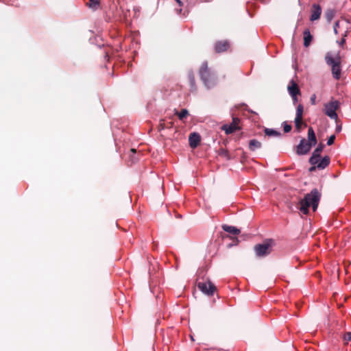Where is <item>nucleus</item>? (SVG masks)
Listing matches in <instances>:
<instances>
[{"mask_svg":"<svg viewBox=\"0 0 351 351\" xmlns=\"http://www.w3.org/2000/svg\"><path fill=\"white\" fill-rule=\"evenodd\" d=\"M131 152H133V153H135V152H136V151H135V149H131Z\"/></svg>","mask_w":351,"mask_h":351,"instance_id":"36","label":"nucleus"},{"mask_svg":"<svg viewBox=\"0 0 351 351\" xmlns=\"http://www.w3.org/2000/svg\"><path fill=\"white\" fill-rule=\"evenodd\" d=\"M199 75L202 81L203 82L204 86L206 88H210L215 85V75L210 73V70L208 68L207 62H204L202 63L201 68L199 69Z\"/></svg>","mask_w":351,"mask_h":351,"instance_id":"3","label":"nucleus"},{"mask_svg":"<svg viewBox=\"0 0 351 351\" xmlns=\"http://www.w3.org/2000/svg\"><path fill=\"white\" fill-rule=\"evenodd\" d=\"M319 160H320V157L319 156L314 155V154H312V156H311V158L309 159V162L312 165H316L317 166L318 165V163L319 162Z\"/></svg>","mask_w":351,"mask_h":351,"instance_id":"20","label":"nucleus"},{"mask_svg":"<svg viewBox=\"0 0 351 351\" xmlns=\"http://www.w3.org/2000/svg\"><path fill=\"white\" fill-rule=\"evenodd\" d=\"M292 97V99H293V101L295 103H296L298 101V97H297V95L295 96H291Z\"/></svg>","mask_w":351,"mask_h":351,"instance_id":"33","label":"nucleus"},{"mask_svg":"<svg viewBox=\"0 0 351 351\" xmlns=\"http://www.w3.org/2000/svg\"><path fill=\"white\" fill-rule=\"evenodd\" d=\"M288 90L291 96H295L300 93L298 86L293 80H291L290 84L288 86Z\"/></svg>","mask_w":351,"mask_h":351,"instance_id":"12","label":"nucleus"},{"mask_svg":"<svg viewBox=\"0 0 351 351\" xmlns=\"http://www.w3.org/2000/svg\"><path fill=\"white\" fill-rule=\"evenodd\" d=\"M265 133L269 136H279L280 135V133L278 131L269 128H266L265 130Z\"/></svg>","mask_w":351,"mask_h":351,"instance_id":"18","label":"nucleus"},{"mask_svg":"<svg viewBox=\"0 0 351 351\" xmlns=\"http://www.w3.org/2000/svg\"><path fill=\"white\" fill-rule=\"evenodd\" d=\"M310 100H311V104L315 105L316 104V95L315 94L311 95Z\"/></svg>","mask_w":351,"mask_h":351,"instance_id":"31","label":"nucleus"},{"mask_svg":"<svg viewBox=\"0 0 351 351\" xmlns=\"http://www.w3.org/2000/svg\"><path fill=\"white\" fill-rule=\"evenodd\" d=\"M222 229L225 232H229L234 235H237L241 232L240 230L238 229L237 228H236L234 226H228V225H223Z\"/></svg>","mask_w":351,"mask_h":351,"instance_id":"15","label":"nucleus"},{"mask_svg":"<svg viewBox=\"0 0 351 351\" xmlns=\"http://www.w3.org/2000/svg\"><path fill=\"white\" fill-rule=\"evenodd\" d=\"M261 143L256 139H252L249 143V148L252 151H254L256 149L260 148Z\"/></svg>","mask_w":351,"mask_h":351,"instance_id":"17","label":"nucleus"},{"mask_svg":"<svg viewBox=\"0 0 351 351\" xmlns=\"http://www.w3.org/2000/svg\"><path fill=\"white\" fill-rule=\"evenodd\" d=\"M88 5L90 8L93 9H96L97 7L99 5V1L98 0H89Z\"/></svg>","mask_w":351,"mask_h":351,"instance_id":"26","label":"nucleus"},{"mask_svg":"<svg viewBox=\"0 0 351 351\" xmlns=\"http://www.w3.org/2000/svg\"><path fill=\"white\" fill-rule=\"evenodd\" d=\"M322 14V8L318 4H313L312 7V12L310 16L311 21H316L319 19Z\"/></svg>","mask_w":351,"mask_h":351,"instance_id":"9","label":"nucleus"},{"mask_svg":"<svg viewBox=\"0 0 351 351\" xmlns=\"http://www.w3.org/2000/svg\"><path fill=\"white\" fill-rule=\"evenodd\" d=\"M308 142L311 143L313 145H315L317 144L315 133L311 127L308 130Z\"/></svg>","mask_w":351,"mask_h":351,"instance_id":"14","label":"nucleus"},{"mask_svg":"<svg viewBox=\"0 0 351 351\" xmlns=\"http://www.w3.org/2000/svg\"><path fill=\"white\" fill-rule=\"evenodd\" d=\"M197 287L202 293L208 295H213L215 291V285L209 280L198 282Z\"/></svg>","mask_w":351,"mask_h":351,"instance_id":"6","label":"nucleus"},{"mask_svg":"<svg viewBox=\"0 0 351 351\" xmlns=\"http://www.w3.org/2000/svg\"><path fill=\"white\" fill-rule=\"evenodd\" d=\"M304 108L302 104H299L296 109L295 117L302 118Z\"/></svg>","mask_w":351,"mask_h":351,"instance_id":"22","label":"nucleus"},{"mask_svg":"<svg viewBox=\"0 0 351 351\" xmlns=\"http://www.w3.org/2000/svg\"><path fill=\"white\" fill-rule=\"evenodd\" d=\"M229 46L230 45L228 41H219L216 43L215 49L217 52L221 53L226 51L228 49Z\"/></svg>","mask_w":351,"mask_h":351,"instance_id":"11","label":"nucleus"},{"mask_svg":"<svg viewBox=\"0 0 351 351\" xmlns=\"http://www.w3.org/2000/svg\"><path fill=\"white\" fill-rule=\"evenodd\" d=\"M325 62L327 65L330 66L332 77L335 80H339L341 73V57L339 53H338L335 56H333L332 52H327L325 56Z\"/></svg>","mask_w":351,"mask_h":351,"instance_id":"2","label":"nucleus"},{"mask_svg":"<svg viewBox=\"0 0 351 351\" xmlns=\"http://www.w3.org/2000/svg\"><path fill=\"white\" fill-rule=\"evenodd\" d=\"M340 103L337 100H331L324 104V112L331 119L337 120L338 115L336 110L339 108Z\"/></svg>","mask_w":351,"mask_h":351,"instance_id":"4","label":"nucleus"},{"mask_svg":"<svg viewBox=\"0 0 351 351\" xmlns=\"http://www.w3.org/2000/svg\"><path fill=\"white\" fill-rule=\"evenodd\" d=\"M351 341V332H346L343 336V341L345 343H348V341Z\"/></svg>","mask_w":351,"mask_h":351,"instance_id":"27","label":"nucleus"},{"mask_svg":"<svg viewBox=\"0 0 351 351\" xmlns=\"http://www.w3.org/2000/svg\"><path fill=\"white\" fill-rule=\"evenodd\" d=\"M271 244L268 242L258 244L254 246L256 255L258 257L267 256L271 252Z\"/></svg>","mask_w":351,"mask_h":351,"instance_id":"5","label":"nucleus"},{"mask_svg":"<svg viewBox=\"0 0 351 351\" xmlns=\"http://www.w3.org/2000/svg\"><path fill=\"white\" fill-rule=\"evenodd\" d=\"M189 80L191 88H195V77L193 73H189Z\"/></svg>","mask_w":351,"mask_h":351,"instance_id":"25","label":"nucleus"},{"mask_svg":"<svg viewBox=\"0 0 351 351\" xmlns=\"http://www.w3.org/2000/svg\"><path fill=\"white\" fill-rule=\"evenodd\" d=\"M316 168H317L316 167L313 166V167H311L309 169V171H314Z\"/></svg>","mask_w":351,"mask_h":351,"instance_id":"34","label":"nucleus"},{"mask_svg":"<svg viewBox=\"0 0 351 351\" xmlns=\"http://www.w3.org/2000/svg\"><path fill=\"white\" fill-rule=\"evenodd\" d=\"M324 145L323 144H319L317 148L313 151L312 154L318 156L320 157V154L324 149Z\"/></svg>","mask_w":351,"mask_h":351,"instance_id":"23","label":"nucleus"},{"mask_svg":"<svg viewBox=\"0 0 351 351\" xmlns=\"http://www.w3.org/2000/svg\"><path fill=\"white\" fill-rule=\"evenodd\" d=\"M335 135H331L328 141H327V145H331L334 143V141H335Z\"/></svg>","mask_w":351,"mask_h":351,"instance_id":"29","label":"nucleus"},{"mask_svg":"<svg viewBox=\"0 0 351 351\" xmlns=\"http://www.w3.org/2000/svg\"><path fill=\"white\" fill-rule=\"evenodd\" d=\"M178 4L179 5V6L182 7L183 5V3L182 2L181 0H175Z\"/></svg>","mask_w":351,"mask_h":351,"instance_id":"32","label":"nucleus"},{"mask_svg":"<svg viewBox=\"0 0 351 351\" xmlns=\"http://www.w3.org/2000/svg\"><path fill=\"white\" fill-rule=\"evenodd\" d=\"M240 122V119L237 117H233L232 121L230 125H223L221 127V130H223L226 134H230L233 133L234 132L239 130V123Z\"/></svg>","mask_w":351,"mask_h":351,"instance_id":"8","label":"nucleus"},{"mask_svg":"<svg viewBox=\"0 0 351 351\" xmlns=\"http://www.w3.org/2000/svg\"><path fill=\"white\" fill-rule=\"evenodd\" d=\"M177 114L178 118L180 120H182L183 119L187 117V115L189 114V112L186 109H182L180 112L177 113Z\"/></svg>","mask_w":351,"mask_h":351,"instance_id":"21","label":"nucleus"},{"mask_svg":"<svg viewBox=\"0 0 351 351\" xmlns=\"http://www.w3.org/2000/svg\"><path fill=\"white\" fill-rule=\"evenodd\" d=\"M302 124V118L295 117V125L298 132L300 130Z\"/></svg>","mask_w":351,"mask_h":351,"instance_id":"24","label":"nucleus"},{"mask_svg":"<svg viewBox=\"0 0 351 351\" xmlns=\"http://www.w3.org/2000/svg\"><path fill=\"white\" fill-rule=\"evenodd\" d=\"M303 38H304V46L305 47H308L313 40V36L311 34L310 30L308 29H306L303 32Z\"/></svg>","mask_w":351,"mask_h":351,"instance_id":"13","label":"nucleus"},{"mask_svg":"<svg viewBox=\"0 0 351 351\" xmlns=\"http://www.w3.org/2000/svg\"><path fill=\"white\" fill-rule=\"evenodd\" d=\"M321 198V193L317 189H313L309 193L305 195L299 202V209L304 215L308 213V208L312 206L313 210H317Z\"/></svg>","mask_w":351,"mask_h":351,"instance_id":"1","label":"nucleus"},{"mask_svg":"<svg viewBox=\"0 0 351 351\" xmlns=\"http://www.w3.org/2000/svg\"><path fill=\"white\" fill-rule=\"evenodd\" d=\"M189 145L192 148H195L200 142V136L199 134L193 132L189 136Z\"/></svg>","mask_w":351,"mask_h":351,"instance_id":"10","label":"nucleus"},{"mask_svg":"<svg viewBox=\"0 0 351 351\" xmlns=\"http://www.w3.org/2000/svg\"><path fill=\"white\" fill-rule=\"evenodd\" d=\"M335 12L333 10H328L325 13V17L328 22H330L334 18Z\"/></svg>","mask_w":351,"mask_h":351,"instance_id":"19","label":"nucleus"},{"mask_svg":"<svg viewBox=\"0 0 351 351\" xmlns=\"http://www.w3.org/2000/svg\"><path fill=\"white\" fill-rule=\"evenodd\" d=\"M339 27V21H336L335 23V25H334V27H333V29H334V32L335 34H337V28Z\"/></svg>","mask_w":351,"mask_h":351,"instance_id":"30","label":"nucleus"},{"mask_svg":"<svg viewBox=\"0 0 351 351\" xmlns=\"http://www.w3.org/2000/svg\"><path fill=\"white\" fill-rule=\"evenodd\" d=\"M313 146V145L309 142H307L305 138H302L300 143L296 147V153L299 156L305 155L310 152Z\"/></svg>","mask_w":351,"mask_h":351,"instance_id":"7","label":"nucleus"},{"mask_svg":"<svg viewBox=\"0 0 351 351\" xmlns=\"http://www.w3.org/2000/svg\"><path fill=\"white\" fill-rule=\"evenodd\" d=\"M330 164V158L328 156H324L322 159H320L319 162L316 166L319 169H325Z\"/></svg>","mask_w":351,"mask_h":351,"instance_id":"16","label":"nucleus"},{"mask_svg":"<svg viewBox=\"0 0 351 351\" xmlns=\"http://www.w3.org/2000/svg\"><path fill=\"white\" fill-rule=\"evenodd\" d=\"M282 125H283V130H284L285 132L287 133L291 131V125L287 124V123L285 121L283 122Z\"/></svg>","mask_w":351,"mask_h":351,"instance_id":"28","label":"nucleus"},{"mask_svg":"<svg viewBox=\"0 0 351 351\" xmlns=\"http://www.w3.org/2000/svg\"><path fill=\"white\" fill-rule=\"evenodd\" d=\"M344 43H345V39H342L339 44L343 45Z\"/></svg>","mask_w":351,"mask_h":351,"instance_id":"35","label":"nucleus"}]
</instances>
